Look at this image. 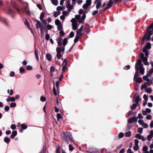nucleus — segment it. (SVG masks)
<instances>
[{
    "instance_id": "nucleus-54",
    "label": "nucleus",
    "mask_w": 153,
    "mask_h": 153,
    "mask_svg": "<svg viewBox=\"0 0 153 153\" xmlns=\"http://www.w3.org/2000/svg\"><path fill=\"white\" fill-rule=\"evenodd\" d=\"M10 127L12 129L14 130L16 129V127L15 125L12 124L11 125Z\"/></svg>"
},
{
    "instance_id": "nucleus-4",
    "label": "nucleus",
    "mask_w": 153,
    "mask_h": 153,
    "mask_svg": "<svg viewBox=\"0 0 153 153\" xmlns=\"http://www.w3.org/2000/svg\"><path fill=\"white\" fill-rule=\"evenodd\" d=\"M134 146L133 147V149L135 151H137L139 148V146H138L139 141L137 139H135L134 140Z\"/></svg>"
},
{
    "instance_id": "nucleus-50",
    "label": "nucleus",
    "mask_w": 153,
    "mask_h": 153,
    "mask_svg": "<svg viewBox=\"0 0 153 153\" xmlns=\"http://www.w3.org/2000/svg\"><path fill=\"white\" fill-rule=\"evenodd\" d=\"M69 150L70 151H72L74 150V147L71 144H70L69 146Z\"/></svg>"
},
{
    "instance_id": "nucleus-34",
    "label": "nucleus",
    "mask_w": 153,
    "mask_h": 153,
    "mask_svg": "<svg viewBox=\"0 0 153 153\" xmlns=\"http://www.w3.org/2000/svg\"><path fill=\"white\" fill-rule=\"evenodd\" d=\"M55 23L56 25H58L61 24V22L59 20L57 19L55 21Z\"/></svg>"
},
{
    "instance_id": "nucleus-51",
    "label": "nucleus",
    "mask_w": 153,
    "mask_h": 153,
    "mask_svg": "<svg viewBox=\"0 0 153 153\" xmlns=\"http://www.w3.org/2000/svg\"><path fill=\"white\" fill-rule=\"evenodd\" d=\"M143 129L142 128H139L138 129V132L140 133H142L143 132Z\"/></svg>"
},
{
    "instance_id": "nucleus-63",
    "label": "nucleus",
    "mask_w": 153,
    "mask_h": 153,
    "mask_svg": "<svg viewBox=\"0 0 153 153\" xmlns=\"http://www.w3.org/2000/svg\"><path fill=\"white\" fill-rule=\"evenodd\" d=\"M32 67L30 65H27V69L28 70H30L32 69Z\"/></svg>"
},
{
    "instance_id": "nucleus-17",
    "label": "nucleus",
    "mask_w": 153,
    "mask_h": 153,
    "mask_svg": "<svg viewBox=\"0 0 153 153\" xmlns=\"http://www.w3.org/2000/svg\"><path fill=\"white\" fill-rule=\"evenodd\" d=\"M147 88V82H145L143 84H142L141 86V89L143 90V89H146Z\"/></svg>"
},
{
    "instance_id": "nucleus-42",
    "label": "nucleus",
    "mask_w": 153,
    "mask_h": 153,
    "mask_svg": "<svg viewBox=\"0 0 153 153\" xmlns=\"http://www.w3.org/2000/svg\"><path fill=\"white\" fill-rule=\"evenodd\" d=\"M124 136V134L122 132H120L118 135L119 137L120 138L123 137Z\"/></svg>"
},
{
    "instance_id": "nucleus-46",
    "label": "nucleus",
    "mask_w": 153,
    "mask_h": 153,
    "mask_svg": "<svg viewBox=\"0 0 153 153\" xmlns=\"http://www.w3.org/2000/svg\"><path fill=\"white\" fill-rule=\"evenodd\" d=\"M147 85H148V86H150L152 83V80H149V79L148 80Z\"/></svg>"
},
{
    "instance_id": "nucleus-13",
    "label": "nucleus",
    "mask_w": 153,
    "mask_h": 153,
    "mask_svg": "<svg viewBox=\"0 0 153 153\" xmlns=\"http://www.w3.org/2000/svg\"><path fill=\"white\" fill-rule=\"evenodd\" d=\"M65 51V47H62V48L57 47L56 48L57 53H60L62 51L64 52Z\"/></svg>"
},
{
    "instance_id": "nucleus-49",
    "label": "nucleus",
    "mask_w": 153,
    "mask_h": 153,
    "mask_svg": "<svg viewBox=\"0 0 153 153\" xmlns=\"http://www.w3.org/2000/svg\"><path fill=\"white\" fill-rule=\"evenodd\" d=\"M91 0H87L86 4H88L89 6L91 5Z\"/></svg>"
},
{
    "instance_id": "nucleus-44",
    "label": "nucleus",
    "mask_w": 153,
    "mask_h": 153,
    "mask_svg": "<svg viewBox=\"0 0 153 153\" xmlns=\"http://www.w3.org/2000/svg\"><path fill=\"white\" fill-rule=\"evenodd\" d=\"M46 100V98L43 96H41L40 97V100L42 102L45 101Z\"/></svg>"
},
{
    "instance_id": "nucleus-30",
    "label": "nucleus",
    "mask_w": 153,
    "mask_h": 153,
    "mask_svg": "<svg viewBox=\"0 0 153 153\" xmlns=\"http://www.w3.org/2000/svg\"><path fill=\"white\" fill-rule=\"evenodd\" d=\"M141 136H142L140 134H137L135 135V138L140 140L141 139Z\"/></svg>"
},
{
    "instance_id": "nucleus-7",
    "label": "nucleus",
    "mask_w": 153,
    "mask_h": 153,
    "mask_svg": "<svg viewBox=\"0 0 153 153\" xmlns=\"http://www.w3.org/2000/svg\"><path fill=\"white\" fill-rule=\"evenodd\" d=\"M101 0H95V4H96V7L97 9H98L101 6L102 2Z\"/></svg>"
},
{
    "instance_id": "nucleus-61",
    "label": "nucleus",
    "mask_w": 153,
    "mask_h": 153,
    "mask_svg": "<svg viewBox=\"0 0 153 153\" xmlns=\"http://www.w3.org/2000/svg\"><path fill=\"white\" fill-rule=\"evenodd\" d=\"M138 123L141 126L144 123L143 121L141 120H139L138 121Z\"/></svg>"
},
{
    "instance_id": "nucleus-40",
    "label": "nucleus",
    "mask_w": 153,
    "mask_h": 153,
    "mask_svg": "<svg viewBox=\"0 0 153 153\" xmlns=\"http://www.w3.org/2000/svg\"><path fill=\"white\" fill-rule=\"evenodd\" d=\"M140 73L142 74V75H143L144 73V69L143 68H142L140 69Z\"/></svg>"
},
{
    "instance_id": "nucleus-53",
    "label": "nucleus",
    "mask_w": 153,
    "mask_h": 153,
    "mask_svg": "<svg viewBox=\"0 0 153 153\" xmlns=\"http://www.w3.org/2000/svg\"><path fill=\"white\" fill-rule=\"evenodd\" d=\"M9 97L10 98V101L14 102V101H15V98L14 97Z\"/></svg>"
},
{
    "instance_id": "nucleus-55",
    "label": "nucleus",
    "mask_w": 153,
    "mask_h": 153,
    "mask_svg": "<svg viewBox=\"0 0 153 153\" xmlns=\"http://www.w3.org/2000/svg\"><path fill=\"white\" fill-rule=\"evenodd\" d=\"M45 38V39L47 40H48L50 38V36L48 33L46 34Z\"/></svg>"
},
{
    "instance_id": "nucleus-32",
    "label": "nucleus",
    "mask_w": 153,
    "mask_h": 153,
    "mask_svg": "<svg viewBox=\"0 0 153 153\" xmlns=\"http://www.w3.org/2000/svg\"><path fill=\"white\" fill-rule=\"evenodd\" d=\"M150 76V74H148L147 75V76H144L143 77V79L144 80H146V81H148V80H149V79H148V77L149 76Z\"/></svg>"
},
{
    "instance_id": "nucleus-21",
    "label": "nucleus",
    "mask_w": 153,
    "mask_h": 153,
    "mask_svg": "<svg viewBox=\"0 0 153 153\" xmlns=\"http://www.w3.org/2000/svg\"><path fill=\"white\" fill-rule=\"evenodd\" d=\"M60 14V12L59 11H56L53 14V16L54 17H56L59 16Z\"/></svg>"
},
{
    "instance_id": "nucleus-12",
    "label": "nucleus",
    "mask_w": 153,
    "mask_h": 153,
    "mask_svg": "<svg viewBox=\"0 0 153 153\" xmlns=\"http://www.w3.org/2000/svg\"><path fill=\"white\" fill-rule=\"evenodd\" d=\"M146 30H147L146 33L148 34L151 36L153 34V28L152 29L147 27Z\"/></svg>"
},
{
    "instance_id": "nucleus-29",
    "label": "nucleus",
    "mask_w": 153,
    "mask_h": 153,
    "mask_svg": "<svg viewBox=\"0 0 153 153\" xmlns=\"http://www.w3.org/2000/svg\"><path fill=\"white\" fill-rule=\"evenodd\" d=\"M58 40L57 41V42H58V45L60 47L61 46V45H62V42H61L62 40L60 38H58Z\"/></svg>"
},
{
    "instance_id": "nucleus-11",
    "label": "nucleus",
    "mask_w": 153,
    "mask_h": 153,
    "mask_svg": "<svg viewBox=\"0 0 153 153\" xmlns=\"http://www.w3.org/2000/svg\"><path fill=\"white\" fill-rule=\"evenodd\" d=\"M137 118L136 117H132L131 118L128 120V122L129 123H131L135 121H137Z\"/></svg>"
},
{
    "instance_id": "nucleus-8",
    "label": "nucleus",
    "mask_w": 153,
    "mask_h": 153,
    "mask_svg": "<svg viewBox=\"0 0 153 153\" xmlns=\"http://www.w3.org/2000/svg\"><path fill=\"white\" fill-rule=\"evenodd\" d=\"M67 63V61L66 59H65L64 60V61L62 63V71L63 72H64L66 69L67 68V67H66V64Z\"/></svg>"
},
{
    "instance_id": "nucleus-6",
    "label": "nucleus",
    "mask_w": 153,
    "mask_h": 153,
    "mask_svg": "<svg viewBox=\"0 0 153 153\" xmlns=\"http://www.w3.org/2000/svg\"><path fill=\"white\" fill-rule=\"evenodd\" d=\"M151 48V44L149 42H148L145 46L143 48V51L145 53L147 49H150Z\"/></svg>"
},
{
    "instance_id": "nucleus-18",
    "label": "nucleus",
    "mask_w": 153,
    "mask_h": 153,
    "mask_svg": "<svg viewBox=\"0 0 153 153\" xmlns=\"http://www.w3.org/2000/svg\"><path fill=\"white\" fill-rule=\"evenodd\" d=\"M134 80L138 82H141L142 81V79L140 77H137L136 78H134Z\"/></svg>"
},
{
    "instance_id": "nucleus-2",
    "label": "nucleus",
    "mask_w": 153,
    "mask_h": 153,
    "mask_svg": "<svg viewBox=\"0 0 153 153\" xmlns=\"http://www.w3.org/2000/svg\"><path fill=\"white\" fill-rule=\"evenodd\" d=\"M143 65L142 63V62L141 59H138L137 63L135 65V69L138 71L139 69H140L143 68Z\"/></svg>"
},
{
    "instance_id": "nucleus-15",
    "label": "nucleus",
    "mask_w": 153,
    "mask_h": 153,
    "mask_svg": "<svg viewBox=\"0 0 153 153\" xmlns=\"http://www.w3.org/2000/svg\"><path fill=\"white\" fill-rule=\"evenodd\" d=\"M83 26H82L78 30L77 32V35L80 36L82 35V30Z\"/></svg>"
},
{
    "instance_id": "nucleus-25",
    "label": "nucleus",
    "mask_w": 153,
    "mask_h": 153,
    "mask_svg": "<svg viewBox=\"0 0 153 153\" xmlns=\"http://www.w3.org/2000/svg\"><path fill=\"white\" fill-rule=\"evenodd\" d=\"M145 91L147 93H150L152 91V88H147L145 89Z\"/></svg>"
},
{
    "instance_id": "nucleus-59",
    "label": "nucleus",
    "mask_w": 153,
    "mask_h": 153,
    "mask_svg": "<svg viewBox=\"0 0 153 153\" xmlns=\"http://www.w3.org/2000/svg\"><path fill=\"white\" fill-rule=\"evenodd\" d=\"M142 126L145 128H146L148 127V125L146 123H144L142 125Z\"/></svg>"
},
{
    "instance_id": "nucleus-47",
    "label": "nucleus",
    "mask_w": 153,
    "mask_h": 153,
    "mask_svg": "<svg viewBox=\"0 0 153 153\" xmlns=\"http://www.w3.org/2000/svg\"><path fill=\"white\" fill-rule=\"evenodd\" d=\"M57 26V28L59 30H61L62 28V25L61 24Z\"/></svg>"
},
{
    "instance_id": "nucleus-16",
    "label": "nucleus",
    "mask_w": 153,
    "mask_h": 153,
    "mask_svg": "<svg viewBox=\"0 0 153 153\" xmlns=\"http://www.w3.org/2000/svg\"><path fill=\"white\" fill-rule=\"evenodd\" d=\"M17 132L16 131H12V134L10 135V137L11 139H13L17 135Z\"/></svg>"
},
{
    "instance_id": "nucleus-27",
    "label": "nucleus",
    "mask_w": 153,
    "mask_h": 153,
    "mask_svg": "<svg viewBox=\"0 0 153 153\" xmlns=\"http://www.w3.org/2000/svg\"><path fill=\"white\" fill-rule=\"evenodd\" d=\"M10 139L9 138L7 137H5L4 139V142L7 143H9L10 142Z\"/></svg>"
},
{
    "instance_id": "nucleus-20",
    "label": "nucleus",
    "mask_w": 153,
    "mask_h": 153,
    "mask_svg": "<svg viewBox=\"0 0 153 153\" xmlns=\"http://www.w3.org/2000/svg\"><path fill=\"white\" fill-rule=\"evenodd\" d=\"M46 57L48 60L51 61L52 59V56L50 54H46Z\"/></svg>"
},
{
    "instance_id": "nucleus-39",
    "label": "nucleus",
    "mask_w": 153,
    "mask_h": 153,
    "mask_svg": "<svg viewBox=\"0 0 153 153\" xmlns=\"http://www.w3.org/2000/svg\"><path fill=\"white\" fill-rule=\"evenodd\" d=\"M145 34H146V36H145V39H146L148 40H149L150 39V36L151 35L148 34L147 33H146Z\"/></svg>"
},
{
    "instance_id": "nucleus-36",
    "label": "nucleus",
    "mask_w": 153,
    "mask_h": 153,
    "mask_svg": "<svg viewBox=\"0 0 153 153\" xmlns=\"http://www.w3.org/2000/svg\"><path fill=\"white\" fill-rule=\"evenodd\" d=\"M19 71L21 73H24L25 72V69L22 67H20L19 68Z\"/></svg>"
},
{
    "instance_id": "nucleus-64",
    "label": "nucleus",
    "mask_w": 153,
    "mask_h": 153,
    "mask_svg": "<svg viewBox=\"0 0 153 153\" xmlns=\"http://www.w3.org/2000/svg\"><path fill=\"white\" fill-rule=\"evenodd\" d=\"M127 153H134V152L132 151L131 149H128L127 150Z\"/></svg>"
},
{
    "instance_id": "nucleus-38",
    "label": "nucleus",
    "mask_w": 153,
    "mask_h": 153,
    "mask_svg": "<svg viewBox=\"0 0 153 153\" xmlns=\"http://www.w3.org/2000/svg\"><path fill=\"white\" fill-rule=\"evenodd\" d=\"M65 7L64 6L63 7L58 6L57 7V10H62L64 9Z\"/></svg>"
},
{
    "instance_id": "nucleus-52",
    "label": "nucleus",
    "mask_w": 153,
    "mask_h": 153,
    "mask_svg": "<svg viewBox=\"0 0 153 153\" xmlns=\"http://www.w3.org/2000/svg\"><path fill=\"white\" fill-rule=\"evenodd\" d=\"M56 56L57 57L58 59H60L62 56V55L60 53H57Z\"/></svg>"
},
{
    "instance_id": "nucleus-1",
    "label": "nucleus",
    "mask_w": 153,
    "mask_h": 153,
    "mask_svg": "<svg viewBox=\"0 0 153 153\" xmlns=\"http://www.w3.org/2000/svg\"><path fill=\"white\" fill-rule=\"evenodd\" d=\"M140 57L142 59L145 65H148L149 64V63L147 61V57H144V55L143 53H142L140 54Z\"/></svg>"
},
{
    "instance_id": "nucleus-45",
    "label": "nucleus",
    "mask_w": 153,
    "mask_h": 153,
    "mask_svg": "<svg viewBox=\"0 0 153 153\" xmlns=\"http://www.w3.org/2000/svg\"><path fill=\"white\" fill-rule=\"evenodd\" d=\"M15 75V73L13 71H11L9 73V75L11 77H13Z\"/></svg>"
},
{
    "instance_id": "nucleus-31",
    "label": "nucleus",
    "mask_w": 153,
    "mask_h": 153,
    "mask_svg": "<svg viewBox=\"0 0 153 153\" xmlns=\"http://www.w3.org/2000/svg\"><path fill=\"white\" fill-rule=\"evenodd\" d=\"M21 128L25 129L27 128V125H25L24 124H22L21 126Z\"/></svg>"
},
{
    "instance_id": "nucleus-24",
    "label": "nucleus",
    "mask_w": 153,
    "mask_h": 153,
    "mask_svg": "<svg viewBox=\"0 0 153 153\" xmlns=\"http://www.w3.org/2000/svg\"><path fill=\"white\" fill-rule=\"evenodd\" d=\"M131 133L130 131L126 132L125 133V136L126 137H129L131 135Z\"/></svg>"
},
{
    "instance_id": "nucleus-48",
    "label": "nucleus",
    "mask_w": 153,
    "mask_h": 153,
    "mask_svg": "<svg viewBox=\"0 0 153 153\" xmlns=\"http://www.w3.org/2000/svg\"><path fill=\"white\" fill-rule=\"evenodd\" d=\"M80 37V36H78V35L76 36L74 40V41L75 42H76L78 41L79 38Z\"/></svg>"
},
{
    "instance_id": "nucleus-14",
    "label": "nucleus",
    "mask_w": 153,
    "mask_h": 153,
    "mask_svg": "<svg viewBox=\"0 0 153 153\" xmlns=\"http://www.w3.org/2000/svg\"><path fill=\"white\" fill-rule=\"evenodd\" d=\"M153 137V131L151 130L150 132V134H149L147 137V139L148 141H149Z\"/></svg>"
},
{
    "instance_id": "nucleus-56",
    "label": "nucleus",
    "mask_w": 153,
    "mask_h": 153,
    "mask_svg": "<svg viewBox=\"0 0 153 153\" xmlns=\"http://www.w3.org/2000/svg\"><path fill=\"white\" fill-rule=\"evenodd\" d=\"M148 150L147 147L146 146H144L143 147V150L144 152H145L147 151Z\"/></svg>"
},
{
    "instance_id": "nucleus-37",
    "label": "nucleus",
    "mask_w": 153,
    "mask_h": 153,
    "mask_svg": "<svg viewBox=\"0 0 153 153\" xmlns=\"http://www.w3.org/2000/svg\"><path fill=\"white\" fill-rule=\"evenodd\" d=\"M57 120L58 121H59V119L62 118V116L61 114L59 113L57 114Z\"/></svg>"
},
{
    "instance_id": "nucleus-43",
    "label": "nucleus",
    "mask_w": 153,
    "mask_h": 153,
    "mask_svg": "<svg viewBox=\"0 0 153 153\" xmlns=\"http://www.w3.org/2000/svg\"><path fill=\"white\" fill-rule=\"evenodd\" d=\"M137 107V105L135 104H134L131 107V108L132 110L135 109Z\"/></svg>"
},
{
    "instance_id": "nucleus-28",
    "label": "nucleus",
    "mask_w": 153,
    "mask_h": 153,
    "mask_svg": "<svg viewBox=\"0 0 153 153\" xmlns=\"http://www.w3.org/2000/svg\"><path fill=\"white\" fill-rule=\"evenodd\" d=\"M68 39L66 38L64 39L63 41V45L65 46L68 43Z\"/></svg>"
},
{
    "instance_id": "nucleus-9",
    "label": "nucleus",
    "mask_w": 153,
    "mask_h": 153,
    "mask_svg": "<svg viewBox=\"0 0 153 153\" xmlns=\"http://www.w3.org/2000/svg\"><path fill=\"white\" fill-rule=\"evenodd\" d=\"M140 100V99L138 96L137 95L134 96L133 99V101L135 102L137 105L138 104V102Z\"/></svg>"
},
{
    "instance_id": "nucleus-35",
    "label": "nucleus",
    "mask_w": 153,
    "mask_h": 153,
    "mask_svg": "<svg viewBox=\"0 0 153 153\" xmlns=\"http://www.w3.org/2000/svg\"><path fill=\"white\" fill-rule=\"evenodd\" d=\"M16 106V104L15 102L11 103L10 104V107L11 108L15 107Z\"/></svg>"
},
{
    "instance_id": "nucleus-41",
    "label": "nucleus",
    "mask_w": 153,
    "mask_h": 153,
    "mask_svg": "<svg viewBox=\"0 0 153 153\" xmlns=\"http://www.w3.org/2000/svg\"><path fill=\"white\" fill-rule=\"evenodd\" d=\"M44 15L45 13L43 12H42L41 13L40 17V20L42 19H44Z\"/></svg>"
},
{
    "instance_id": "nucleus-62",
    "label": "nucleus",
    "mask_w": 153,
    "mask_h": 153,
    "mask_svg": "<svg viewBox=\"0 0 153 153\" xmlns=\"http://www.w3.org/2000/svg\"><path fill=\"white\" fill-rule=\"evenodd\" d=\"M47 28L48 29L50 30L52 28V27L51 25H48L47 26Z\"/></svg>"
},
{
    "instance_id": "nucleus-58",
    "label": "nucleus",
    "mask_w": 153,
    "mask_h": 153,
    "mask_svg": "<svg viewBox=\"0 0 153 153\" xmlns=\"http://www.w3.org/2000/svg\"><path fill=\"white\" fill-rule=\"evenodd\" d=\"M25 25H26L27 27H29V25L28 21L26 20H25V22H24Z\"/></svg>"
},
{
    "instance_id": "nucleus-22",
    "label": "nucleus",
    "mask_w": 153,
    "mask_h": 153,
    "mask_svg": "<svg viewBox=\"0 0 153 153\" xmlns=\"http://www.w3.org/2000/svg\"><path fill=\"white\" fill-rule=\"evenodd\" d=\"M35 55L36 57V58L37 60L38 61L39 60V56H38V51L36 49H35Z\"/></svg>"
},
{
    "instance_id": "nucleus-10",
    "label": "nucleus",
    "mask_w": 153,
    "mask_h": 153,
    "mask_svg": "<svg viewBox=\"0 0 153 153\" xmlns=\"http://www.w3.org/2000/svg\"><path fill=\"white\" fill-rule=\"evenodd\" d=\"M36 23V27L37 28H41L42 27H43L42 24L41 23V22L39 20H37Z\"/></svg>"
},
{
    "instance_id": "nucleus-33",
    "label": "nucleus",
    "mask_w": 153,
    "mask_h": 153,
    "mask_svg": "<svg viewBox=\"0 0 153 153\" xmlns=\"http://www.w3.org/2000/svg\"><path fill=\"white\" fill-rule=\"evenodd\" d=\"M7 93L9 94L10 95H12L13 93V90L11 89L10 91L9 90H7Z\"/></svg>"
},
{
    "instance_id": "nucleus-57",
    "label": "nucleus",
    "mask_w": 153,
    "mask_h": 153,
    "mask_svg": "<svg viewBox=\"0 0 153 153\" xmlns=\"http://www.w3.org/2000/svg\"><path fill=\"white\" fill-rule=\"evenodd\" d=\"M4 109L5 111H7L9 110L10 108L7 105L5 107Z\"/></svg>"
},
{
    "instance_id": "nucleus-23",
    "label": "nucleus",
    "mask_w": 153,
    "mask_h": 153,
    "mask_svg": "<svg viewBox=\"0 0 153 153\" xmlns=\"http://www.w3.org/2000/svg\"><path fill=\"white\" fill-rule=\"evenodd\" d=\"M113 2L112 0H110L107 4V5L109 7H110L112 6V4H113Z\"/></svg>"
},
{
    "instance_id": "nucleus-5",
    "label": "nucleus",
    "mask_w": 153,
    "mask_h": 153,
    "mask_svg": "<svg viewBox=\"0 0 153 153\" xmlns=\"http://www.w3.org/2000/svg\"><path fill=\"white\" fill-rule=\"evenodd\" d=\"M66 6L69 11L73 10L74 8V5L72 4H71L70 1H67L66 3Z\"/></svg>"
},
{
    "instance_id": "nucleus-26",
    "label": "nucleus",
    "mask_w": 153,
    "mask_h": 153,
    "mask_svg": "<svg viewBox=\"0 0 153 153\" xmlns=\"http://www.w3.org/2000/svg\"><path fill=\"white\" fill-rule=\"evenodd\" d=\"M51 1L52 4L53 5L56 6L58 4L57 0H51Z\"/></svg>"
},
{
    "instance_id": "nucleus-3",
    "label": "nucleus",
    "mask_w": 153,
    "mask_h": 153,
    "mask_svg": "<svg viewBox=\"0 0 153 153\" xmlns=\"http://www.w3.org/2000/svg\"><path fill=\"white\" fill-rule=\"evenodd\" d=\"M71 22L72 23V26L73 29L74 30H76L77 28V23L75 19L74 18L72 19L71 20Z\"/></svg>"
},
{
    "instance_id": "nucleus-60",
    "label": "nucleus",
    "mask_w": 153,
    "mask_h": 153,
    "mask_svg": "<svg viewBox=\"0 0 153 153\" xmlns=\"http://www.w3.org/2000/svg\"><path fill=\"white\" fill-rule=\"evenodd\" d=\"M53 92L55 95H57V93L56 92V88L54 86L53 88Z\"/></svg>"
},
{
    "instance_id": "nucleus-19",
    "label": "nucleus",
    "mask_w": 153,
    "mask_h": 153,
    "mask_svg": "<svg viewBox=\"0 0 153 153\" xmlns=\"http://www.w3.org/2000/svg\"><path fill=\"white\" fill-rule=\"evenodd\" d=\"M75 17L79 22H82V21L80 19L81 16L80 15H76Z\"/></svg>"
}]
</instances>
